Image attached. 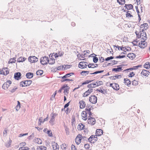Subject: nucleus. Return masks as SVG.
Here are the masks:
<instances>
[{
	"label": "nucleus",
	"mask_w": 150,
	"mask_h": 150,
	"mask_svg": "<svg viewBox=\"0 0 150 150\" xmlns=\"http://www.w3.org/2000/svg\"><path fill=\"white\" fill-rule=\"evenodd\" d=\"M31 80L23 81H21L20 83V86L22 87L27 86H30L32 83Z\"/></svg>",
	"instance_id": "nucleus-1"
},
{
	"label": "nucleus",
	"mask_w": 150,
	"mask_h": 150,
	"mask_svg": "<svg viewBox=\"0 0 150 150\" xmlns=\"http://www.w3.org/2000/svg\"><path fill=\"white\" fill-rule=\"evenodd\" d=\"M48 61H49V58L45 56L42 57L40 59V62L42 65H45L47 64Z\"/></svg>",
	"instance_id": "nucleus-2"
},
{
	"label": "nucleus",
	"mask_w": 150,
	"mask_h": 150,
	"mask_svg": "<svg viewBox=\"0 0 150 150\" xmlns=\"http://www.w3.org/2000/svg\"><path fill=\"white\" fill-rule=\"evenodd\" d=\"M96 135H92L88 139V141L91 143H94L98 140V138Z\"/></svg>",
	"instance_id": "nucleus-3"
},
{
	"label": "nucleus",
	"mask_w": 150,
	"mask_h": 150,
	"mask_svg": "<svg viewBox=\"0 0 150 150\" xmlns=\"http://www.w3.org/2000/svg\"><path fill=\"white\" fill-rule=\"evenodd\" d=\"M97 97L95 96H91L89 98V100L91 103L95 104L97 103Z\"/></svg>",
	"instance_id": "nucleus-4"
},
{
	"label": "nucleus",
	"mask_w": 150,
	"mask_h": 150,
	"mask_svg": "<svg viewBox=\"0 0 150 150\" xmlns=\"http://www.w3.org/2000/svg\"><path fill=\"white\" fill-rule=\"evenodd\" d=\"M11 83L12 82L11 81H8L3 85L2 86L4 90H7Z\"/></svg>",
	"instance_id": "nucleus-5"
},
{
	"label": "nucleus",
	"mask_w": 150,
	"mask_h": 150,
	"mask_svg": "<svg viewBox=\"0 0 150 150\" xmlns=\"http://www.w3.org/2000/svg\"><path fill=\"white\" fill-rule=\"evenodd\" d=\"M82 138V136L80 134H78L75 139V141L76 144H79L81 142V140Z\"/></svg>",
	"instance_id": "nucleus-6"
},
{
	"label": "nucleus",
	"mask_w": 150,
	"mask_h": 150,
	"mask_svg": "<svg viewBox=\"0 0 150 150\" xmlns=\"http://www.w3.org/2000/svg\"><path fill=\"white\" fill-rule=\"evenodd\" d=\"M138 45L140 48L144 49L147 46V44L144 40L141 41L139 42Z\"/></svg>",
	"instance_id": "nucleus-7"
},
{
	"label": "nucleus",
	"mask_w": 150,
	"mask_h": 150,
	"mask_svg": "<svg viewBox=\"0 0 150 150\" xmlns=\"http://www.w3.org/2000/svg\"><path fill=\"white\" fill-rule=\"evenodd\" d=\"M88 123L89 124L91 125H93L96 123V120L94 117H91L90 118H88Z\"/></svg>",
	"instance_id": "nucleus-8"
},
{
	"label": "nucleus",
	"mask_w": 150,
	"mask_h": 150,
	"mask_svg": "<svg viewBox=\"0 0 150 150\" xmlns=\"http://www.w3.org/2000/svg\"><path fill=\"white\" fill-rule=\"evenodd\" d=\"M28 60L31 63H35L38 61V58L35 56H30L28 58Z\"/></svg>",
	"instance_id": "nucleus-9"
},
{
	"label": "nucleus",
	"mask_w": 150,
	"mask_h": 150,
	"mask_svg": "<svg viewBox=\"0 0 150 150\" xmlns=\"http://www.w3.org/2000/svg\"><path fill=\"white\" fill-rule=\"evenodd\" d=\"M85 63H86L87 64L88 63L87 62H80L79 64V67L82 69L86 68L87 65L86 64H85Z\"/></svg>",
	"instance_id": "nucleus-10"
},
{
	"label": "nucleus",
	"mask_w": 150,
	"mask_h": 150,
	"mask_svg": "<svg viewBox=\"0 0 150 150\" xmlns=\"http://www.w3.org/2000/svg\"><path fill=\"white\" fill-rule=\"evenodd\" d=\"M57 115V114L56 113H52L50 115L51 119L49 122L50 123H52L55 120V117Z\"/></svg>",
	"instance_id": "nucleus-11"
},
{
	"label": "nucleus",
	"mask_w": 150,
	"mask_h": 150,
	"mask_svg": "<svg viewBox=\"0 0 150 150\" xmlns=\"http://www.w3.org/2000/svg\"><path fill=\"white\" fill-rule=\"evenodd\" d=\"M21 74L20 72H17L15 73L14 75V78L16 80H18L21 78Z\"/></svg>",
	"instance_id": "nucleus-12"
},
{
	"label": "nucleus",
	"mask_w": 150,
	"mask_h": 150,
	"mask_svg": "<svg viewBox=\"0 0 150 150\" xmlns=\"http://www.w3.org/2000/svg\"><path fill=\"white\" fill-rule=\"evenodd\" d=\"M103 131L100 129H97L96 131V136H100L103 134Z\"/></svg>",
	"instance_id": "nucleus-13"
},
{
	"label": "nucleus",
	"mask_w": 150,
	"mask_h": 150,
	"mask_svg": "<svg viewBox=\"0 0 150 150\" xmlns=\"http://www.w3.org/2000/svg\"><path fill=\"white\" fill-rule=\"evenodd\" d=\"M149 72L148 71L143 69L141 73V74L143 75L144 76H147L149 74Z\"/></svg>",
	"instance_id": "nucleus-14"
},
{
	"label": "nucleus",
	"mask_w": 150,
	"mask_h": 150,
	"mask_svg": "<svg viewBox=\"0 0 150 150\" xmlns=\"http://www.w3.org/2000/svg\"><path fill=\"white\" fill-rule=\"evenodd\" d=\"M81 116L82 117V119L83 120H86L87 118V115L86 113V112L84 111H83L81 113Z\"/></svg>",
	"instance_id": "nucleus-15"
},
{
	"label": "nucleus",
	"mask_w": 150,
	"mask_h": 150,
	"mask_svg": "<svg viewBox=\"0 0 150 150\" xmlns=\"http://www.w3.org/2000/svg\"><path fill=\"white\" fill-rule=\"evenodd\" d=\"M25 76L28 79L32 78L33 76V73L31 72H28L26 74Z\"/></svg>",
	"instance_id": "nucleus-16"
},
{
	"label": "nucleus",
	"mask_w": 150,
	"mask_h": 150,
	"mask_svg": "<svg viewBox=\"0 0 150 150\" xmlns=\"http://www.w3.org/2000/svg\"><path fill=\"white\" fill-rule=\"evenodd\" d=\"M79 103L80 104V108L82 109L85 107L86 106V103L84 101L81 100L80 101Z\"/></svg>",
	"instance_id": "nucleus-17"
},
{
	"label": "nucleus",
	"mask_w": 150,
	"mask_h": 150,
	"mask_svg": "<svg viewBox=\"0 0 150 150\" xmlns=\"http://www.w3.org/2000/svg\"><path fill=\"white\" fill-rule=\"evenodd\" d=\"M127 57L129 59H132L135 57L136 55L133 53H130L128 54L127 55Z\"/></svg>",
	"instance_id": "nucleus-18"
},
{
	"label": "nucleus",
	"mask_w": 150,
	"mask_h": 150,
	"mask_svg": "<svg viewBox=\"0 0 150 150\" xmlns=\"http://www.w3.org/2000/svg\"><path fill=\"white\" fill-rule=\"evenodd\" d=\"M4 70L5 71L6 73L5 72V71H4L2 70V71L1 72V74H3V75H6L8 74L9 72L8 68H5L4 69Z\"/></svg>",
	"instance_id": "nucleus-19"
},
{
	"label": "nucleus",
	"mask_w": 150,
	"mask_h": 150,
	"mask_svg": "<svg viewBox=\"0 0 150 150\" xmlns=\"http://www.w3.org/2000/svg\"><path fill=\"white\" fill-rule=\"evenodd\" d=\"M124 83L125 84L127 85L128 86H129L131 84V81H130L127 79H124Z\"/></svg>",
	"instance_id": "nucleus-20"
},
{
	"label": "nucleus",
	"mask_w": 150,
	"mask_h": 150,
	"mask_svg": "<svg viewBox=\"0 0 150 150\" xmlns=\"http://www.w3.org/2000/svg\"><path fill=\"white\" fill-rule=\"evenodd\" d=\"M121 65H119L117 66V67H118L117 68H113L112 69V71H114L115 72H118L119 71H120L122 70V67H120Z\"/></svg>",
	"instance_id": "nucleus-21"
},
{
	"label": "nucleus",
	"mask_w": 150,
	"mask_h": 150,
	"mask_svg": "<svg viewBox=\"0 0 150 150\" xmlns=\"http://www.w3.org/2000/svg\"><path fill=\"white\" fill-rule=\"evenodd\" d=\"M96 91H98L100 92L103 93V94L105 95L107 93V90L104 89H103V90H102L101 88H100V89H97Z\"/></svg>",
	"instance_id": "nucleus-22"
},
{
	"label": "nucleus",
	"mask_w": 150,
	"mask_h": 150,
	"mask_svg": "<svg viewBox=\"0 0 150 150\" xmlns=\"http://www.w3.org/2000/svg\"><path fill=\"white\" fill-rule=\"evenodd\" d=\"M35 142L36 143L38 144H41L42 143V140L39 138H35Z\"/></svg>",
	"instance_id": "nucleus-23"
},
{
	"label": "nucleus",
	"mask_w": 150,
	"mask_h": 150,
	"mask_svg": "<svg viewBox=\"0 0 150 150\" xmlns=\"http://www.w3.org/2000/svg\"><path fill=\"white\" fill-rule=\"evenodd\" d=\"M115 90H118L120 88L119 85L117 83H114L112 87Z\"/></svg>",
	"instance_id": "nucleus-24"
},
{
	"label": "nucleus",
	"mask_w": 150,
	"mask_h": 150,
	"mask_svg": "<svg viewBox=\"0 0 150 150\" xmlns=\"http://www.w3.org/2000/svg\"><path fill=\"white\" fill-rule=\"evenodd\" d=\"M144 67L146 69L150 68V63L149 62H146L144 65Z\"/></svg>",
	"instance_id": "nucleus-25"
},
{
	"label": "nucleus",
	"mask_w": 150,
	"mask_h": 150,
	"mask_svg": "<svg viewBox=\"0 0 150 150\" xmlns=\"http://www.w3.org/2000/svg\"><path fill=\"white\" fill-rule=\"evenodd\" d=\"M95 55L94 57L93 56V62L95 63H97L98 60V58L96 57V56H97V55H96L94 53H93V54H91V55Z\"/></svg>",
	"instance_id": "nucleus-26"
},
{
	"label": "nucleus",
	"mask_w": 150,
	"mask_h": 150,
	"mask_svg": "<svg viewBox=\"0 0 150 150\" xmlns=\"http://www.w3.org/2000/svg\"><path fill=\"white\" fill-rule=\"evenodd\" d=\"M85 125L82 123L79 124L78 126V129L79 130H81L84 129Z\"/></svg>",
	"instance_id": "nucleus-27"
},
{
	"label": "nucleus",
	"mask_w": 150,
	"mask_h": 150,
	"mask_svg": "<svg viewBox=\"0 0 150 150\" xmlns=\"http://www.w3.org/2000/svg\"><path fill=\"white\" fill-rule=\"evenodd\" d=\"M72 66L71 65H64L62 66V67H64V69H62V70H65L66 69H69Z\"/></svg>",
	"instance_id": "nucleus-28"
},
{
	"label": "nucleus",
	"mask_w": 150,
	"mask_h": 150,
	"mask_svg": "<svg viewBox=\"0 0 150 150\" xmlns=\"http://www.w3.org/2000/svg\"><path fill=\"white\" fill-rule=\"evenodd\" d=\"M25 59L26 58L25 57H20L17 60V62H23L25 61Z\"/></svg>",
	"instance_id": "nucleus-29"
},
{
	"label": "nucleus",
	"mask_w": 150,
	"mask_h": 150,
	"mask_svg": "<svg viewBox=\"0 0 150 150\" xmlns=\"http://www.w3.org/2000/svg\"><path fill=\"white\" fill-rule=\"evenodd\" d=\"M47 148L44 146H38L37 149H40V150H46Z\"/></svg>",
	"instance_id": "nucleus-30"
},
{
	"label": "nucleus",
	"mask_w": 150,
	"mask_h": 150,
	"mask_svg": "<svg viewBox=\"0 0 150 150\" xmlns=\"http://www.w3.org/2000/svg\"><path fill=\"white\" fill-rule=\"evenodd\" d=\"M88 71H82L80 73L83 76H86L89 73Z\"/></svg>",
	"instance_id": "nucleus-31"
},
{
	"label": "nucleus",
	"mask_w": 150,
	"mask_h": 150,
	"mask_svg": "<svg viewBox=\"0 0 150 150\" xmlns=\"http://www.w3.org/2000/svg\"><path fill=\"white\" fill-rule=\"evenodd\" d=\"M55 59H52V58H50V60L49 59V61L48 63L52 65L54 64L55 63Z\"/></svg>",
	"instance_id": "nucleus-32"
},
{
	"label": "nucleus",
	"mask_w": 150,
	"mask_h": 150,
	"mask_svg": "<svg viewBox=\"0 0 150 150\" xmlns=\"http://www.w3.org/2000/svg\"><path fill=\"white\" fill-rule=\"evenodd\" d=\"M142 35H141V36H142V37H143L142 38V39L143 40H146V39L147 38L146 37V34L145 32H144L143 33H142Z\"/></svg>",
	"instance_id": "nucleus-33"
},
{
	"label": "nucleus",
	"mask_w": 150,
	"mask_h": 150,
	"mask_svg": "<svg viewBox=\"0 0 150 150\" xmlns=\"http://www.w3.org/2000/svg\"><path fill=\"white\" fill-rule=\"evenodd\" d=\"M53 148L54 150H58L59 148V146L58 144L56 143L55 145H53Z\"/></svg>",
	"instance_id": "nucleus-34"
},
{
	"label": "nucleus",
	"mask_w": 150,
	"mask_h": 150,
	"mask_svg": "<svg viewBox=\"0 0 150 150\" xmlns=\"http://www.w3.org/2000/svg\"><path fill=\"white\" fill-rule=\"evenodd\" d=\"M43 71L41 70H40L37 71L36 72V74L37 75H41L43 73Z\"/></svg>",
	"instance_id": "nucleus-35"
},
{
	"label": "nucleus",
	"mask_w": 150,
	"mask_h": 150,
	"mask_svg": "<svg viewBox=\"0 0 150 150\" xmlns=\"http://www.w3.org/2000/svg\"><path fill=\"white\" fill-rule=\"evenodd\" d=\"M117 2L120 5L124 4L125 2V0H117Z\"/></svg>",
	"instance_id": "nucleus-36"
},
{
	"label": "nucleus",
	"mask_w": 150,
	"mask_h": 150,
	"mask_svg": "<svg viewBox=\"0 0 150 150\" xmlns=\"http://www.w3.org/2000/svg\"><path fill=\"white\" fill-rule=\"evenodd\" d=\"M93 80H87L83 82L82 83V85H83L85 84H88L90 83L92 81H93Z\"/></svg>",
	"instance_id": "nucleus-37"
},
{
	"label": "nucleus",
	"mask_w": 150,
	"mask_h": 150,
	"mask_svg": "<svg viewBox=\"0 0 150 150\" xmlns=\"http://www.w3.org/2000/svg\"><path fill=\"white\" fill-rule=\"evenodd\" d=\"M62 79L61 80V82H64L65 81H74L73 79H67L66 78H64V79Z\"/></svg>",
	"instance_id": "nucleus-38"
},
{
	"label": "nucleus",
	"mask_w": 150,
	"mask_h": 150,
	"mask_svg": "<svg viewBox=\"0 0 150 150\" xmlns=\"http://www.w3.org/2000/svg\"><path fill=\"white\" fill-rule=\"evenodd\" d=\"M16 58H13L11 59L8 62L9 63H15L16 62Z\"/></svg>",
	"instance_id": "nucleus-39"
},
{
	"label": "nucleus",
	"mask_w": 150,
	"mask_h": 150,
	"mask_svg": "<svg viewBox=\"0 0 150 150\" xmlns=\"http://www.w3.org/2000/svg\"><path fill=\"white\" fill-rule=\"evenodd\" d=\"M93 91V89L92 88L89 89L87 91L85 92L87 94L88 96Z\"/></svg>",
	"instance_id": "nucleus-40"
},
{
	"label": "nucleus",
	"mask_w": 150,
	"mask_h": 150,
	"mask_svg": "<svg viewBox=\"0 0 150 150\" xmlns=\"http://www.w3.org/2000/svg\"><path fill=\"white\" fill-rule=\"evenodd\" d=\"M129 12H131V11H128L127 12L126 14V17H132L133 16L132 15H131L130 14V13Z\"/></svg>",
	"instance_id": "nucleus-41"
},
{
	"label": "nucleus",
	"mask_w": 150,
	"mask_h": 150,
	"mask_svg": "<svg viewBox=\"0 0 150 150\" xmlns=\"http://www.w3.org/2000/svg\"><path fill=\"white\" fill-rule=\"evenodd\" d=\"M96 83L97 84L96 86H99L102 85L103 84V83L102 81H98L96 82Z\"/></svg>",
	"instance_id": "nucleus-42"
},
{
	"label": "nucleus",
	"mask_w": 150,
	"mask_h": 150,
	"mask_svg": "<svg viewBox=\"0 0 150 150\" xmlns=\"http://www.w3.org/2000/svg\"><path fill=\"white\" fill-rule=\"evenodd\" d=\"M132 84L134 86H136L138 84V82L135 80H134L132 82Z\"/></svg>",
	"instance_id": "nucleus-43"
},
{
	"label": "nucleus",
	"mask_w": 150,
	"mask_h": 150,
	"mask_svg": "<svg viewBox=\"0 0 150 150\" xmlns=\"http://www.w3.org/2000/svg\"><path fill=\"white\" fill-rule=\"evenodd\" d=\"M70 76V74H69V73L67 74H65L63 76L61 77L62 79H64V78L69 77Z\"/></svg>",
	"instance_id": "nucleus-44"
},
{
	"label": "nucleus",
	"mask_w": 150,
	"mask_h": 150,
	"mask_svg": "<svg viewBox=\"0 0 150 150\" xmlns=\"http://www.w3.org/2000/svg\"><path fill=\"white\" fill-rule=\"evenodd\" d=\"M18 88L16 86H15V87L13 88V89L10 90L9 91L11 93H14L16 90Z\"/></svg>",
	"instance_id": "nucleus-45"
},
{
	"label": "nucleus",
	"mask_w": 150,
	"mask_h": 150,
	"mask_svg": "<svg viewBox=\"0 0 150 150\" xmlns=\"http://www.w3.org/2000/svg\"><path fill=\"white\" fill-rule=\"evenodd\" d=\"M143 27L144 28L145 30H146L148 28V24L147 23H144L143 24Z\"/></svg>",
	"instance_id": "nucleus-46"
},
{
	"label": "nucleus",
	"mask_w": 150,
	"mask_h": 150,
	"mask_svg": "<svg viewBox=\"0 0 150 150\" xmlns=\"http://www.w3.org/2000/svg\"><path fill=\"white\" fill-rule=\"evenodd\" d=\"M75 118L74 117H73L71 120V123L72 126H73V125H74V123L75 122Z\"/></svg>",
	"instance_id": "nucleus-47"
},
{
	"label": "nucleus",
	"mask_w": 150,
	"mask_h": 150,
	"mask_svg": "<svg viewBox=\"0 0 150 150\" xmlns=\"http://www.w3.org/2000/svg\"><path fill=\"white\" fill-rule=\"evenodd\" d=\"M34 137V134L33 133L31 134V135H30L28 137V139L29 140H30L31 139H32Z\"/></svg>",
	"instance_id": "nucleus-48"
},
{
	"label": "nucleus",
	"mask_w": 150,
	"mask_h": 150,
	"mask_svg": "<svg viewBox=\"0 0 150 150\" xmlns=\"http://www.w3.org/2000/svg\"><path fill=\"white\" fill-rule=\"evenodd\" d=\"M104 71V70H100V71H96L93 73V74H97L98 73H100L102 72H103Z\"/></svg>",
	"instance_id": "nucleus-49"
},
{
	"label": "nucleus",
	"mask_w": 150,
	"mask_h": 150,
	"mask_svg": "<svg viewBox=\"0 0 150 150\" xmlns=\"http://www.w3.org/2000/svg\"><path fill=\"white\" fill-rule=\"evenodd\" d=\"M47 134L49 136L51 137L52 136V133L51 131L48 130L47 131Z\"/></svg>",
	"instance_id": "nucleus-50"
},
{
	"label": "nucleus",
	"mask_w": 150,
	"mask_h": 150,
	"mask_svg": "<svg viewBox=\"0 0 150 150\" xmlns=\"http://www.w3.org/2000/svg\"><path fill=\"white\" fill-rule=\"evenodd\" d=\"M127 10H130L133 8V6L131 4H128Z\"/></svg>",
	"instance_id": "nucleus-51"
},
{
	"label": "nucleus",
	"mask_w": 150,
	"mask_h": 150,
	"mask_svg": "<svg viewBox=\"0 0 150 150\" xmlns=\"http://www.w3.org/2000/svg\"><path fill=\"white\" fill-rule=\"evenodd\" d=\"M125 57V55H122V56L119 55L118 56H116L115 57V58H117V59H118V58L120 59V58H123L124 57Z\"/></svg>",
	"instance_id": "nucleus-52"
},
{
	"label": "nucleus",
	"mask_w": 150,
	"mask_h": 150,
	"mask_svg": "<svg viewBox=\"0 0 150 150\" xmlns=\"http://www.w3.org/2000/svg\"><path fill=\"white\" fill-rule=\"evenodd\" d=\"M84 147L86 149H88L90 148V145L88 144H86L84 145Z\"/></svg>",
	"instance_id": "nucleus-53"
},
{
	"label": "nucleus",
	"mask_w": 150,
	"mask_h": 150,
	"mask_svg": "<svg viewBox=\"0 0 150 150\" xmlns=\"http://www.w3.org/2000/svg\"><path fill=\"white\" fill-rule=\"evenodd\" d=\"M94 65L93 63H89V64L88 65V66L89 68H93V67H92V66H94Z\"/></svg>",
	"instance_id": "nucleus-54"
},
{
	"label": "nucleus",
	"mask_w": 150,
	"mask_h": 150,
	"mask_svg": "<svg viewBox=\"0 0 150 150\" xmlns=\"http://www.w3.org/2000/svg\"><path fill=\"white\" fill-rule=\"evenodd\" d=\"M89 110L87 109H85V111H84L85 112H86V114H88L89 113L91 112V109H88Z\"/></svg>",
	"instance_id": "nucleus-55"
},
{
	"label": "nucleus",
	"mask_w": 150,
	"mask_h": 150,
	"mask_svg": "<svg viewBox=\"0 0 150 150\" xmlns=\"http://www.w3.org/2000/svg\"><path fill=\"white\" fill-rule=\"evenodd\" d=\"M142 34V32H140V33H139L137 34V38H141V35Z\"/></svg>",
	"instance_id": "nucleus-56"
},
{
	"label": "nucleus",
	"mask_w": 150,
	"mask_h": 150,
	"mask_svg": "<svg viewBox=\"0 0 150 150\" xmlns=\"http://www.w3.org/2000/svg\"><path fill=\"white\" fill-rule=\"evenodd\" d=\"M39 121L40 122L38 123V125H41V123H43V121H42V117H40Z\"/></svg>",
	"instance_id": "nucleus-57"
},
{
	"label": "nucleus",
	"mask_w": 150,
	"mask_h": 150,
	"mask_svg": "<svg viewBox=\"0 0 150 150\" xmlns=\"http://www.w3.org/2000/svg\"><path fill=\"white\" fill-rule=\"evenodd\" d=\"M7 133V130L6 129H5V130L3 132V136H6V134Z\"/></svg>",
	"instance_id": "nucleus-58"
},
{
	"label": "nucleus",
	"mask_w": 150,
	"mask_h": 150,
	"mask_svg": "<svg viewBox=\"0 0 150 150\" xmlns=\"http://www.w3.org/2000/svg\"><path fill=\"white\" fill-rule=\"evenodd\" d=\"M70 103V101H69L67 103V104H65L64 105V109L67 108L69 105Z\"/></svg>",
	"instance_id": "nucleus-59"
},
{
	"label": "nucleus",
	"mask_w": 150,
	"mask_h": 150,
	"mask_svg": "<svg viewBox=\"0 0 150 150\" xmlns=\"http://www.w3.org/2000/svg\"><path fill=\"white\" fill-rule=\"evenodd\" d=\"M134 75V74L133 72H131L129 74V77H132Z\"/></svg>",
	"instance_id": "nucleus-60"
},
{
	"label": "nucleus",
	"mask_w": 150,
	"mask_h": 150,
	"mask_svg": "<svg viewBox=\"0 0 150 150\" xmlns=\"http://www.w3.org/2000/svg\"><path fill=\"white\" fill-rule=\"evenodd\" d=\"M71 150H76V149L74 145L72 144L71 146Z\"/></svg>",
	"instance_id": "nucleus-61"
},
{
	"label": "nucleus",
	"mask_w": 150,
	"mask_h": 150,
	"mask_svg": "<svg viewBox=\"0 0 150 150\" xmlns=\"http://www.w3.org/2000/svg\"><path fill=\"white\" fill-rule=\"evenodd\" d=\"M62 146L64 147V149H66V147L67 146V145L66 144L64 143L61 145V147L62 148Z\"/></svg>",
	"instance_id": "nucleus-62"
},
{
	"label": "nucleus",
	"mask_w": 150,
	"mask_h": 150,
	"mask_svg": "<svg viewBox=\"0 0 150 150\" xmlns=\"http://www.w3.org/2000/svg\"><path fill=\"white\" fill-rule=\"evenodd\" d=\"M105 59L103 57H99V60L101 62H103Z\"/></svg>",
	"instance_id": "nucleus-63"
},
{
	"label": "nucleus",
	"mask_w": 150,
	"mask_h": 150,
	"mask_svg": "<svg viewBox=\"0 0 150 150\" xmlns=\"http://www.w3.org/2000/svg\"><path fill=\"white\" fill-rule=\"evenodd\" d=\"M23 150H29V148L28 147H22Z\"/></svg>",
	"instance_id": "nucleus-64"
}]
</instances>
